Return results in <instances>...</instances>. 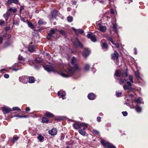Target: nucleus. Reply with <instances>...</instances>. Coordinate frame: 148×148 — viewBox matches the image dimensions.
<instances>
[{
	"label": "nucleus",
	"mask_w": 148,
	"mask_h": 148,
	"mask_svg": "<svg viewBox=\"0 0 148 148\" xmlns=\"http://www.w3.org/2000/svg\"><path fill=\"white\" fill-rule=\"evenodd\" d=\"M77 62L76 58L75 57H73L71 60V63L73 67L69 66L66 70L65 73H61V76L64 77H68L73 75L75 71L80 70L81 68L76 64Z\"/></svg>",
	"instance_id": "obj_1"
},
{
	"label": "nucleus",
	"mask_w": 148,
	"mask_h": 148,
	"mask_svg": "<svg viewBox=\"0 0 148 148\" xmlns=\"http://www.w3.org/2000/svg\"><path fill=\"white\" fill-rule=\"evenodd\" d=\"M101 144L105 147H107L108 148H116L113 145L109 142H105V140H102L101 141Z\"/></svg>",
	"instance_id": "obj_2"
},
{
	"label": "nucleus",
	"mask_w": 148,
	"mask_h": 148,
	"mask_svg": "<svg viewBox=\"0 0 148 148\" xmlns=\"http://www.w3.org/2000/svg\"><path fill=\"white\" fill-rule=\"evenodd\" d=\"M28 76H23L19 78V81L23 84H26L28 82Z\"/></svg>",
	"instance_id": "obj_3"
},
{
	"label": "nucleus",
	"mask_w": 148,
	"mask_h": 148,
	"mask_svg": "<svg viewBox=\"0 0 148 148\" xmlns=\"http://www.w3.org/2000/svg\"><path fill=\"white\" fill-rule=\"evenodd\" d=\"M43 67L44 68L45 70L49 72L53 71L54 73L57 72L56 71H54L53 68L50 66H43Z\"/></svg>",
	"instance_id": "obj_4"
},
{
	"label": "nucleus",
	"mask_w": 148,
	"mask_h": 148,
	"mask_svg": "<svg viewBox=\"0 0 148 148\" xmlns=\"http://www.w3.org/2000/svg\"><path fill=\"white\" fill-rule=\"evenodd\" d=\"M111 56L112 59L113 60L116 59L117 61H118L119 55L116 51H114V53L112 54Z\"/></svg>",
	"instance_id": "obj_5"
},
{
	"label": "nucleus",
	"mask_w": 148,
	"mask_h": 148,
	"mask_svg": "<svg viewBox=\"0 0 148 148\" xmlns=\"http://www.w3.org/2000/svg\"><path fill=\"white\" fill-rule=\"evenodd\" d=\"M87 36L88 38L90 39L93 42H95L97 40L95 35L92 34H88Z\"/></svg>",
	"instance_id": "obj_6"
},
{
	"label": "nucleus",
	"mask_w": 148,
	"mask_h": 148,
	"mask_svg": "<svg viewBox=\"0 0 148 148\" xmlns=\"http://www.w3.org/2000/svg\"><path fill=\"white\" fill-rule=\"evenodd\" d=\"M123 73L121 72L119 70H116L114 74V76H116L115 78H119L121 77L122 76V75H123Z\"/></svg>",
	"instance_id": "obj_7"
},
{
	"label": "nucleus",
	"mask_w": 148,
	"mask_h": 148,
	"mask_svg": "<svg viewBox=\"0 0 148 148\" xmlns=\"http://www.w3.org/2000/svg\"><path fill=\"white\" fill-rule=\"evenodd\" d=\"M101 43L102 49H104L105 51H106L108 49V46L106 43L105 42V40L104 39L102 40Z\"/></svg>",
	"instance_id": "obj_8"
},
{
	"label": "nucleus",
	"mask_w": 148,
	"mask_h": 148,
	"mask_svg": "<svg viewBox=\"0 0 148 148\" xmlns=\"http://www.w3.org/2000/svg\"><path fill=\"white\" fill-rule=\"evenodd\" d=\"M90 52L87 49H85L83 52L82 55L85 58H86L90 54Z\"/></svg>",
	"instance_id": "obj_9"
},
{
	"label": "nucleus",
	"mask_w": 148,
	"mask_h": 148,
	"mask_svg": "<svg viewBox=\"0 0 148 148\" xmlns=\"http://www.w3.org/2000/svg\"><path fill=\"white\" fill-rule=\"evenodd\" d=\"M73 44L75 46H79L82 48L83 47L81 43L80 42L78 39H76L73 43Z\"/></svg>",
	"instance_id": "obj_10"
},
{
	"label": "nucleus",
	"mask_w": 148,
	"mask_h": 148,
	"mask_svg": "<svg viewBox=\"0 0 148 148\" xmlns=\"http://www.w3.org/2000/svg\"><path fill=\"white\" fill-rule=\"evenodd\" d=\"M57 130L56 128H53L49 131V134L52 136L56 135L57 133Z\"/></svg>",
	"instance_id": "obj_11"
},
{
	"label": "nucleus",
	"mask_w": 148,
	"mask_h": 148,
	"mask_svg": "<svg viewBox=\"0 0 148 148\" xmlns=\"http://www.w3.org/2000/svg\"><path fill=\"white\" fill-rule=\"evenodd\" d=\"M12 3H14L15 4H18V0H8L7 4L9 5H10Z\"/></svg>",
	"instance_id": "obj_12"
},
{
	"label": "nucleus",
	"mask_w": 148,
	"mask_h": 148,
	"mask_svg": "<svg viewBox=\"0 0 148 148\" xmlns=\"http://www.w3.org/2000/svg\"><path fill=\"white\" fill-rule=\"evenodd\" d=\"M88 99L91 100H93L95 98V95L92 93H90L88 95Z\"/></svg>",
	"instance_id": "obj_13"
},
{
	"label": "nucleus",
	"mask_w": 148,
	"mask_h": 148,
	"mask_svg": "<svg viewBox=\"0 0 148 148\" xmlns=\"http://www.w3.org/2000/svg\"><path fill=\"white\" fill-rule=\"evenodd\" d=\"M11 110L10 108L8 107H4L2 109V111L4 114H6L10 112Z\"/></svg>",
	"instance_id": "obj_14"
},
{
	"label": "nucleus",
	"mask_w": 148,
	"mask_h": 148,
	"mask_svg": "<svg viewBox=\"0 0 148 148\" xmlns=\"http://www.w3.org/2000/svg\"><path fill=\"white\" fill-rule=\"evenodd\" d=\"M58 11L56 10H54L51 12V15L52 18H56L58 14Z\"/></svg>",
	"instance_id": "obj_15"
},
{
	"label": "nucleus",
	"mask_w": 148,
	"mask_h": 148,
	"mask_svg": "<svg viewBox=\"0 0 148 148\" xmlns=\"http://www.w3.org/2000/svg\"><path fill=\"white\" fill-rule=\"evenodd\" d=\"M28 78L29 81L28 82L29 83L32 84L34 83L35 82V80L34 77L33 76H30L29 77L28 76Z\"/></svg>",
	"instance_id": "obj_16"
},
{
	"label": "nucleus",
	"mask_w": 148,
	"mask_h": 148,
	"mask_svg": "<svg viewBox=\"0 0 148 148\" xmlns=\"http://www.w3.org/2000/svg\"><path fill=\"white\" fill-rule=\"evenodd\" d=\"M99 30L102 32H104L106 30V27L104 26L101 25V24L99 25Z\"/></svg>",
	"instance_id": "obj_17"
},
{
	"label": "nucleus",
	"mask_w": 148,
	"mask_h": 148,
	"mask_svg": "<svg viewBox=\"0 0 148 148\" xmlns=\"http://www.w3.org/2000/svg\"><path fill=\"white\" fill-rule=\"evenodd\" d=\"M74 128L75 129H78L81 127L80 123H76L73 124Z\"/></svg>",
	"instance_id": "obj_18"
},
{
	"label": "nucleus",
	"mask_w": 148,
	"mask_h": 148,
	"mask_svg": "<svg viewBox=\"0 0 148 148\" xmlns=\"http://www.w3.org/2000/svg\"><path fill=\"white\" fill-rule=\"evenodd\" d=\"M45 115L48 117H52L54 116L53 114L49 112H46L45 114Z\"/></svg>",
	"instance_id": "obj_19"
},
{
	"label": "nucleus",
	"mask_w": 148,
	"mask_h": 148,
	"mask_svg": "<svg viewBox=\"0 0 148 148\" xmlns=\"http://www.w3.org/2000/svg\"><path fill=\"white\" fill-rule=\"evenodd\" d=\"M35 47L34 46H30L28 48L29 51L31 52H33L34 50Z\"/></svg>",
	"instance_id": "obj_20"
},
{
	"label": "nucleus",
	"mask_w": 148,
	"mask_h": 148,
	"mask_svg": "<svg viewBox=\"0 0 148 148\" xmlns=\"http://www.w3.org/2000/svg\"><path fill=\"white\" fill-rule=\"evenodd\" d=\"M142 99L140 98H136L134 99V101L137 103H141Z\"/></svg>",
	"instance_id": "obj_21"
},
{
	"label": "nucleus",
	"mask_w": 148,
	"mask_h": 148,
	"mask_svg": "<svg viewBox=\"0 0 148 148\" xmlns=\"http://www.w3.org/2000/svg\"><path fill=\"white\" fill-rule=\"evenodd\" d=\"M105 38L107 39L109 41H110L113 44H114V42L112 38L108 36L107 35L105 36Z\"/></svg>",
	"instance_id": "obj_22"
},
{
	"label": "nucleus",
	"mask_w": 148,
	"mask_h": 148,
	"mask_svg": "<svg viewBox=\"0 0 148 148\" xmlns=\"http://www.w3.org/2000/svg\"><path fill=\"white\" fill-rule=\"evenodd\" d=\"M135 110L138 112H140L142 111L141 108L138 105H137L135 108Z\"/></svg>",
	"instance_id": "obj_23"
},
{
	"label": "nucleus",
	"mask_w": 148,
	"mask_h": 148,
	"mask_svg": "<svg viewBox=\"0 0 148 148\" xmlns=\"http://www.w3.org/2000/svg\"><path fill=\"white\" fill-rule=\"evenodd\" d=\"M79 132L80 134L83 136H85L86 133V132L85 131L83 130L82 129H79Z\"/></svg>",
	"instance_id": "obj_24"
},
{
	"label": "nucleus",
	"mask_w": 148,
	"mask_h": 148,
	"mask_svg": "<svg viewBox=\"0 0 148 148\" xmlns=\"http://www.w3.org/2000/svg\"><path fill=\"white\" fill-rule=\"evenodd\" d=\"M27 23L29 27L31 29H33L34 28V27L33 25L28 20H27Z\"/></svg>",
	"instance_id": "obj_25"
},
{
	"label": "nucleus",
	"mask_w": 148,
	"mask_h": 148,
	"mask_svg": "<svg viewBox=\"0 0 148 148\" xmlns=\"http://www.w3.org/2000/svg\"><path fill=\"white\" fill-rule=\"evenodd\" d=\"M38 140L40 142H42L44 140V137L42 135H39L38 136Z\"/></svg>",
	"instance_id": "obj_26"
},
{
	"label": "nucleus",
	"mask_w": 148,
	"mask_h": 148,
	"mask_svg": "<svg viewBox=\"0 0 148 148\" xmlns=\"http://www.w3.org/2000/svg\"><path fill=\"white\" fill-rule=\"evenodd\" d=\"M42 121L44 123H48L49 121V120L47 118L44 117L42 118Z\"/></svg>",
	"instance_id": "obj_27"
},
{
	"label": "nucleus",
	"mask_w": 148,
	"mask_h": 148,
	"mask_svg": "<svg viewBox=\"0 0 148 148\" xmlns=\"http://www.w3.org/2000/svg\"><path fill=\"white\" fill-rule=\"evenodd\" d=\"M84 69L86 71L89 70L90 69V66L88 64H86L84 66Z\"/></svg>",
	"instance_id": "obj_28"
},
{
	"label": "nucleus",
	"mask_w": 148,
	"mask_h": 148,
	"mask_svg": "<svg viewBox=\"0 0 148 148\" xmlns=\"http://www.w3.org/2000/svg\"><path fill=\"white\" fill-rule=\"evenodd\" d=\"M115 79L117 80H119V83L121 85L123 84V83H124V81L123 80H122L121 79H120L119 78H115Z\"/></svg>",
	"instance_id": "obj_29"
},
{
	"label": "nucleus",
	"mask_w": 148,
	"mask_h": 148,
	"mask_svg": "<svg viewBox=\"0 0 148 148\" xmlns=\"http://www.w3.org/2000/svg\"><path fill=\"white\" fill-rule=\"evenodd\" d=\"M81 127H88V124L86 123H80Z\"/></svg>",
	"instance_id": "obj_30"
},
{
	"label": "nucleus",
	"mask_w": 148,
	"mask_h": 148,
	"mask_svg": "<svg viewBox=\"0 0 148 148\" xmlns=\"http://www.w3.org/2000/svg\"><path fill=\"white\" fill-rule=\"evenodd\" d=\"M67 21L69 22H71L73 20V18L72 16H69L67 17Z\"/></svg>",
	"instance_id": "obj_31"
},
{
	"label": "nucleus",
	"mask_w": 148,
	"mask_h": 148,
	"mask_svg": "<svg viewBox=\"0 0 148 148\" xmlns=\"http://www.w3.org/2000/svg\"><path fill=\"white\" fill-rule=\"evenodd\" d=\"M59 32L63 36H65L66 35V33L65 32L62 30H59Z\"/></svg>",
	"instance_id": "obj_32"
},
{
	"label": "nucleus",
	"mask_w": 148,
	"mask_h": 148,
	"mask_svg": "<svg viewBox=\"0 0 148 148\" xmlns=\"http://www.w3.org/2000/svg\"><path fill=\"white\" fill-rule=\"evenodd\" d=\"M123 73V74L122 75V76L123 77H126L128 76L127 71H124Z\"/></svg>",
	"instance_id": "obj_33"
},
{
	"label": "nucleus",
	"mask_w": 148,
	"mask_h": 148,
	"mask_svg": "<svg viewBox=\"0 0 148 148\" xmlns=\"http://www.w3.org/2000/svg\"><path fill=\"white\" fill-rule=\"evenodd\" d=\"M129 79L132 83H133V77L132 75H130L129 76Z\"/></svg>",
	"instance_id": "obj_34"
},
{
	"label": "nucleus",
	"mask_w": 148,
	"mask_h": 148,
	"mask_svg": "<svg viewBox=\"0 0 148 148\" xmlns=\"http://www.w3.org/2000/svg\"><path fill=\"white\" fill-rule=\"evenodd\" d=\"M135 75L136 77L138 78V79L139 78H140V76H139V73L138 71L136 72L135 73Z\"/></svg>",
	"instance_id": "obj_35"
},
{
	"label": "nucleus",
	"mask_w": 148,
	"mask_h": 148,
	"mask_svg": "<svg viewBox=\"0 0 148 148\" xmlns=\"http://www.w3.org/2000/svg\"><path fill=\"white\" fill-rule=\"evenodd\" d=\"M63 92H61V95L60 96V97L62 98L63 99H64V97L65 95V94Z\"/></svg>",
	"instance_id": "obj_36"
},
{
	"label": "nucleus",
	"mask_w": 148,
	"mask_h": 148,
	"mask_svg": "<svg viewBox=\"0 0 148 148\" xmlns=\"http://www.w3.org/2000/svg\"><path fill=\"white\" fill-rule=\"evenodd\" d=\"M8 10L10 11H12L13 13H15L16 11V8L12 9V8H10Z\"/></svg>",
	"instance_id": "obj_37"
},
{
	"label": "nucleus",
	"mask_w": 148,
	"mask_h": 148,
	"mask_svg": "<svg viewBox=\"0 0 148 148\" xmlns=\"http://www.w3.org/2000/svg\"><path fill=\"white\" fill-rule=\"evenodd\" d=\"M55 33V30L53 29H51L50 31V32L48 33L49 34L52 35V34H54Z\"/></svg>",
	"instance_id": "obj_38"
},
{
	"label": "nucleus",
	"mask_w": 148,
	"mask_h": 148,
	"mask_svg": "<svg viewBox=\"0 0 148 148\" xmlns=\"http://www.w3.org/2000/svg\"><path fill=\"white\" fill-rule=\"evenodd\" d=\"M21 110L18 107H13L12 108V110L15 111V110H18L20 111Z\"/></svg>",
	"instance_id": "obj_39"
},
{
	"label": "nucleus",
	"mask_w": 148,
	"mask_h": 148,
	"mask_svg": "<svg viewBox=\"0 0 148 148\" xmlns=\"http://www.w3.org/2000/svg\"><path fill=\"white\" fill-rule=\"evenodd\" d=\"M38 23L39 25H40L44 24V22L41 20H40L38 21Z\"/></svg>",
	"instance_id": "obj_40"
},
{
	"label": "nucleus",
	"mask_w": 148,
	"mask_h": 148,
	"mask_svg": "<svg viewBox=\"0 0 148 148\" xmlns=\"http://www.w3.org/2000/svg\"><path fill=\"white\" fill-rule=\"evenodd\" d=\"M121 92H116V96L117 97H120L122 95Z\"/></svg>",
	"instance_id": "obj_41"
},
{
	"label": "nucleus",
	"mask_w": 148,
	"mask_h": 148,
	"mask_svg": "<svg viewBox=\"0 0 148 148\" xmlns=\"http://www.w3.org/2000/svg\"><path fill=\"white\" fill-rule=\"evenodd\" d=\"M123 88L125 90H126V89H129V90L130 89V88H129V86H128L126 84L124 85L123 86Z\"/></svg>",
	"instance_id": "obj_42"
},
{
	"label": "nucleus",
	"mask_w": 148,
	"mask_h": 148,
	"mask_svg": "<svg viewBox=\"0 0 148 148\" xmlns=\"http://www.w3.org/2000/svg\"><path fill=\"white\" fill-rule=\"evenodd\" d=\"M18 139V138L17 137H14L12 138V140L13 142H15Z\"/></svg>",
	"instance_id": "obj_43"
},
{
	"label": "nucleus",
	"mask_w": 148,
	"mask_h": 148,
	"mask_svg": "<svg viewBox=\"0 0 148 148\" xmlns=\"http://www.w3.org/2000/svg\"><path fill=\"white\" fill-rule=\"evenodd\" d=\"M10 44H11V43L10 42L7 41L5 42V46L6 47H7V46L9 45H10Z\"/></svg>",
	"instance_id": "obj_44"
},
{
	"label": "nucleus",
	"mask_w": 148,
	"mask_h": 148,
	"mask_svg": "<svg viewBox=\"0 0 148 148\" xmlns=\"http://www.w3.org/2000/svg\"><path fill=\"white\" fill-rule=\"evenodd\" d=\"M122 114L124 116H126L127 115V113L126 111L123 112Z\"/></svg>",
	"instance_id": "obj_45"
},
{
	"label": "nucleus",
	"mask_w": 148,
	"mask_h": 148,
	"mask_svg": "<svg viewBox=\"0 0 148 148\" xmlns=\"http://www.w3.org/2000/svg\"><path fill=\"white\" fill-rule=\"evenodd\" d=\"M5 23V22L3 20H0V25H3Z\"/></svg>",
	"instance_id": "obj_46"
},
{
	"label": "nucleus",
	"mask_w": 148,
	"mask_h": 148,
	"mask_svg": "<svg viewBox=\"0 0 148 148\" xmlns=\"http://www.w3.org/2000/svg\"><path fill=\"white\" fill-rule=\"evenodd\" d=\"M114 45L116 46V47L117 48H119L120 47V44L117 42L116 43H114Z\"/></svg>",
	"instance_id": "obj_47"
},
{
	"label": "nucleus",
	"mask_w": 148,
	"mask_h": 148,
	"mask_svg": "<svg viewBox=\"0 0 148 148\" xmlns=\"http://www.w3.org/2000/svg\"><path fill=\"white\" fill-rule=\"evenodd\" d=\"M131 83V82L130 81H127V84L128 86L130 87L131 86H132Z\"/></svg>",
	"instance_id": "obj_48"
},
{
	"label": "nucleus",
	"mask_w": 148,
	"mask_h": 148,
	"mask_svg": "<svg viewBox=\"0 0 148 148\" xmlns=\"http://www.w3.org/2000/svg\"><path fill=\"white\" fill-rule=\"evenodd\" d=\"M6 17L7 18L10 15V13L9 12H7L6 14Z\"/></svg>",
	"instance_id": "obj_49"
},
{
	"label": "nucleus",
	"mask_w": 148,
	"mask_h": 148,
	"mask_svg": "<svg viewBox=\"0 0 148 148\" xmlns=\"http://www.w3.org/2000/svg\"><path fill=\"white\" fill-rule=\"evenodd\" d=\"M93 132L97 135H98L99 134V132L97 130H93Z\"/></svg>",
	"instance_id": "obj_50"
},
{
	"label": "nucleus",
	"mask_w": 148,
	"mask_h": 148,
	"mask_svg": "<svg viewBox=\"0 0 148 148\" xmlns=\"http://www.w3.org/2000/svg\"><path fill=\"white\" fill-rule=\"evenodd\" d=\"M52 37V35L49 34H48V35L47 36V38L48 39H49L51 37Z\"/></svg>",
	"instance_id": "obj_51"
},
{
	"label": "nucleus",
	"mask_w": 148,
	"mask_h": 148,
	"mask_svg": "<svg viewBox=\"0 0 148 148\" xmlns=\"http://www.w3.org/2000/svg\"><path fill=\"white\" fill-rule=\"evenodd\" d=\"M4 77L5 78H8L9 77V75L8 74H5L4 75Z\"/></svg>",
	"instance_id": "obj_52"
},
{
	"label": "nucleus",
	"mask_w": 148,
	"mask_h": 148,
	"mask_svg": "<svg viewBox=\"0 0 148 148\" xmlns=\"http://www.w3.org/2000/svg\"><path fill=\"white\" fill-rule=\"evenodd\" d=\"M97 121L99 122H100L101 121V118L99 116H98L97 118Z\"/></svg>",
	"instance_id": "obj_53"
},
{
	"label": "nucleus",
	"mask_w": 148,
	"mask_h": 148,
	"mask_svg": "<svg viewBox=\"0 0 148 148\" xmlns=\"http://www.w3.org/2000/svg\"><path fill=\"white\" fill-rule=\"evenodd\" d=\"M78 32L82 34L84 32V30L82 29H79L78 30Z\"/></svg>",
	"instance_id": "obj_54"
},
{
	"label": "nucleus",
	"mask_w": 148,
	"mask_h": 148,
	"mask_svg": "<svg viewBox=\"0 0 148 148\" xmlns=\"http://www.w3.org/2000/svg\"><path fill=\"white\" fill-rule=\"evenodd\" d=\"M10 29V27H5V30L6 32H7Z\"/></svg>",
	"instance_id": "obj_55"
},
{
	"label": "nucleus",
	"mask_w": 148,
	"mask_h": 148,
	"mask_svg": "<svg viewBox=\"0 0 148 148\" xmlns=\"http://www.w3.org/2000/svg\"><path fill=\"white\" fill-rule=\"evenodd\" d=\"M3 40V37L2 36H0V43L2 42Z\"/></svg>",
	"instance_id": "obj_56"
},
{
	"label": "nucleus",
	"mask_w": 148,
	"mask_h": 148,
	"mask_svg": "<svg viewBox=\"0 0 148 148\" xmlns=\"http://www.w3.org/2000/svg\"><path fill=\"white\" fill-rule=\"evenodd\" d=\"M30 110V108L28 107H27L25 109V110L26 111H29Z\"/></svg>",
	"instance_id": "obj_57"
},
{
	"label": "nucleus",
	"mask_w": 148,
	"mask_h": 148,
	"mask_svg": "<svg viewBox=\"0 0 148 148\" xmlns=\"http://www.w3.org/2000/svg\"><path fill=\"white\" fill-rule=\"evenodd\" d=\"M116 28V25L114 24H113V29H115Z\"/></svg>",
	"instance_id": "obj_58"
},
{
	"label": "nucleus",
	"mask_w": 148,
	"mask_h": 148,
	"mask_svg": "<svg viewBox=\"0 0 148 148\" xmlns=\"http://www.w3.org/2000/svg\"><path fill=\"white\" fill-rule=\"evenodd\" d=\"M27 117V116H20L19 117V118H26Z\"/></svg>",
	"instance_id": "obj_59"
},
{
	"label": "nucleus",
	"mask_w": 148,
	"mask_h": 148,
	"mask_svg": "<svg viewBox=\"0 0 148 148\" xmlns=\"http://www.w3.org/2000/svg\"><path fill=\"white\" fill-rule=\"evenodd\" d=\"M62 92L61 91L58 92L57 93L58 95L60 96L61 95V93Z\"/></svg>",
	"instance_id": "obj_60"
},
{
	"label": "nucleus",
	"mask_w": 148,
	"mask_h": 148,
	"mask_svg": "<svg viewBox=\"0 0 148 148\" xmlns=\"http://www.w3.org/2000/svg\"><path fill=\"white\" fill-rule=\"evenodd\" d=\"M21 21H22L24 22H25V18H22L21 19Z\"/></svg>",
	"instance_id": "obj_61"
},
{
	"label": "nucleus",
	"mask_w": 148,
	"mask_h": 148,
	"mask_svg": "<svg viewBox=\"0 0 148 148\" xmlns=\"http://www.w3.org/2000/svg\"><path fill=\"white\" fill-rule=\"evenodd\" d=\"M110 13L111 14H114V11H113V9H111V11H110Z\"/></svg>",
	"instance_id": "obj_62"
},
{
	"label": "nucleus",
	"mask_w": 148,
	"mask_h": 148,
	"mask_svg": "<svg viewBox=\"0 0 148 148\" xmlns=\"http://www.w3.org/2000/svg\"><path fill=\"white\" fill-rule=\"evenodd\" d=\"M14 116L15 117H18L19 118V117L20 116H20L18 114H15Z\"/></svg>",
	"instance_id": "obj_63"
},
{
	"label": "nucleus",
	"mask_w": 148,
	"mask_h": 148,
	"mask_svg": "<svg viewBox=\"0 0 148 148\" xmlns=\"http://www.w3.org/2000/svg\"><path fill=\"white\" fill-rule=\"evenodd\" d=\"M114 31V32L116 33H118V29H117L116 28L115 29H113Z\"/></svg>",
	"instance_id": "obj_64"
}]
</instances>
